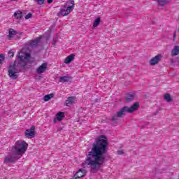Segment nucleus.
Instances as JSON below:
<instances>
[{"label": "nucleus", "instance_id": "11", "mask_svg": "<svg viewBox=\"0 0 179 179\" xmlns=\"http://www.w3.org/2000/svg\"><path fill=\"white\" fill-rule=\"evenodd\" d=\"M86 175V170L85 169H79L76 174L74 175V178L78 179V178H82V177H85Z\"/></svg>", "mask_w": 179, "mask_h": 179}, {"label": "nucleus", "instance_id": "30", "mask_svg": "<svg viewBox=\"0 0 179 179\" xmlns=\"http://www.w3.org/2000/svg\"><path fill=\"white\" fill-rule=\"evenodd\" d=\"M54 122H57V120L55 119H54Z\"/></svg>", "mask_w": 179, "mask_h": 179}, {"label": "nucleus", "instance_id": "6", "mask_svg": "<svg viewBox=\"0 0 179 179\" xmlns=\"http://www.w3.org/2000/svg\"><path fill=\"white\" fill-rule=\"evenodd\" d=\"M19 72V66H16V61L14 64H10L8 69V75L11 79H17V74Z\"/></svg>", "mask_w": 179, "mask_h": 179}, {"label": "nucleus", "instance_id": "20", "mask_svg": "<svg viewBox=\"0 0 179 179\" xmlns=\"http://www.w3.org/2000/svg\"><path fill=\"white\" fill-rule=\"evenodd\" d=\"M170 2V0H158V3L161 6H164V5H167Z\"/></svg>", "mask_w": 179, "mask_h": 179}, {"label": "nucleus", "instance_id": "26", "mask_svg": "<svg viewBox=\"0 0 179 179\" xmlns=\"http://www.w3.org/2000/svg\"><path fill=\"white\" fill-rule=\"evenodd\" d=\"M39 5H43L44 3V0H35Z\"/></svg>", "mask_w": 179, "mask_h": 179}, {"label": "nucleus", "instance_id": "31", "mask_svg": "<svg viewBox=\"0 0 179 179\" xmlns=\"http://www.w3.org/2000/svg\"><path fill=\"white\" fill-rule=\"evenodd\" d=\"M10 1H17V0H10Z\"/></svg>", "mask_w": 179, "mask_h": 179}, {"label": "nucleus", "instance_id": "10", "mask_svg": "<svg viewBox=\"0 0 179 179\" xmlns=\"http://www.w3.org/2000/svg\"><path fill=\"white\" fill-rule=\"evenodd\" d=\"M48 66V63H43L42 64L41 66H39L37 69H36V73L38 75H41V73H44V72H45L47 71V68Z\"/></svg>", "mask_w": 179, "mask_h": 179}, {"label": "nucleus", "instance_id": "19", "mask_svg": "<svg viewBox=\"0 0 179 179\" xmlns=\"http://www.w3.org/2000/svg\"><path fill=\"white\" fill-rule=\"evenodd\" d=\"M52 97H54V94H50L48 95H45L43 97V100H44V101H50V100H51V99H52Z\"/></svg>", "mask_w": 179, "mask_h": 179}, {"label": "nucleus", "instance_id": "14", "mask_svg": "<svg viewBox=\"0 0 179 179\" xmlns=\"http://www.w3.org/2000/svg\"><path fill=\"white\" fill-rule=\"evenodd\" d=\"M72 80V78L69 76H64L59 77V82H61L62 83H65L66 82H71Z\"/></svg>", "mask_w": 179, "mask_h": 179}, {"label": "nucleus", "instance_id": "15", "mask_svg": "<svg viewBox=\"0 0 179 179\" xmlns=\"http://www.w3.org/2000/svg\"><path fill=\"white\" fill-rule=\"evenodd\" d=\"M74 59H75V55L73 54H71L65 58L64 64H71L72 61H73Z\"/></svg>", "mask_w": 179, "mask_h": 179}, {"label": "nucleus", "instance_id": "4", "mask_svg": "<svg viewBox=\"0 0 179 179\" xmlns=\"http://www.w3.org/2000/svg\"><path fill=\"white\" fill-rule=\"evenodd\" d=\"M75 8V1H67L63 8L60 9V12L57 13V16H68L72 12V10Z\"/></svg>", "mask_w": 179, "mask_h": 179}, {"label": "nucleus", "instance_id": "3", "mask_svg": "<svg viewBox=\"0 0 179 179\" xmlns=\"http://www.w3.org/2000/svg\"><path fill=\"white\" fill-rule=\"evenodd\" d=\"M138 108H139V103L136 102L131 107L124 106L120 110H119L115 115L116 117H119V118H122V117H124L127 113H134V111H136Z\"/></svg>", "mask_w": 179, "mask_h": 179}, {"label": "nucleus", "instance_id": "29", "mask_svg": "<svg viewBox=\"0 0 179 179\" xmlns=\"http://www.w3.org/2000/svg\"><path fill=\"white\" fill-rule=\"evenodd\" d=\"M48 3H52V0H48Z\"/></svg>", "mask_w": 179, "mask_h": 179}, {"label": "nucleus", "instance_id": "5", "mask_svg": "<svg viewBox=\"0 0 179 179\" xmlns=\"http://www.w3.org/2000/svg\"><path fill=\"white\" fill-rule=\"evenodd\" d=\"M20 64L26 65L27 62H29L30 59V53L26 52V48H22L18 55Z\"/></svg>", "mask_w": 179, "mask_h": 179}, {"label": "nucleus", "instance_id": "8", "mask_svg": "<svg viewBox=\"0 0 179 179\" xmlns=\"http://www.w3.org/2000/svg\"><path fill=\"white\" fill-rule=\"evenodd\" d=\"M162 58L163 55L160 54L157 55L154 57L151 58V59L149 61V64L151 65V66H155V65H157V64L162 61Z\"/></svg>", "mask_w": 179, "mask_h": 179}, {"label": "nucleus", "instance_id": "27", "mask_svg": "<svg viewBox=\"0 0 179 179\" xmlns=\"http://www.w3.org/2000/svg\"><path fill=\"white\" fill-rule=\"evenodd\" d=\"M8 54V57H10V58H12V57H13L15 55L13 52H12L11 50L9 51Z\"/></svg>", "mask_w": 179, "mask_h": 179}, {"label": "nucleus", "instance_id": "1", "mask_svg": "<svg viewBox=\"0 0 179 179\" xmlns=\"http://www.w3.org/2000/svg\"><path fill=\"white\" fill-rule=\"evenodd\" d=\"M107 146H108L107 137L106 136L98 137L95 143L93 144L91 151L88 152L85 162L83 163L82 166L84 169L88 167L92 170L100 169L106 160V157L103 155L107 152Z\"/></svg>", "mask_w": 179, "mask_h": 179}, {"label": "nucleus", "instance_id": "16", "mask_svg": "<svg viewBox=\"0 0 179 179\" xmlns=\"http://www.w3.org/2000/svg\"><path fill=\"white\" fill-rule=\"evenodd\" d=\"M178 54H179V46L178 45L174 46V48L171 50V55H173V57H176V55H178Z\"/></svg>", "mask_w": 179, "mask_h": 179}, {"label": "nucleus", "instance_id": "28", "mask_svg": "<svg viewBox=\"0 0 179 179\" xmlns=\"http://www.w3.org/2000/svg\"><path fill=\"white\" fill-rule=\"evenodd\" d=\"M31 17V13H29L25 16V19H30Z\"/></svg>", "mask_w": 179, "mask_h": 179}, {"label": "nucleus", "instance_id": "22", "mask_svg": "<svg viewBox=\"0 0 179 179\" xmlns=\"http://www.w3.org/2000/svg\"><path fill=\"white\" fill-rule=\"evenodd\" d=\"M22 16H23V14L21 13V11H16L14 13V17H15V19H21Z\"/></svg>", "mask_w": 179, "mask_h": 179}, {"label": "nucleus", "instance_id": "25", "mask_svg": "<svg viewBox=\"0 0 179 179\" xmlns=\"http://www.w3.org/2000/svg\"><path fill=\"white\" fill-rule=\"evenodd\" d=\"M124 150H118L117 151V155H124Z\"/></svg>", "mask_w": 179, "mask_h": 179}, {"label": "nucleus", "instance_id": "24", "mask_svg": "<svg viewBox=\"0 0 179 179\" xmlns=\"http://www.w3.org/2000/svg\"><path fill=\"white\" fill-rule=\"evenodd\" d=\"M5 61V55L3 54L0 55V66L2 65V62Z\"/></svg>", "mask_w": 179, "mask_h": 179}, {"label": "nucleus", "instance_id": "13", "mask_svg": "<svg viewBox=\"0 0 179 179\" xmlns=\"http://www.w3.org/2000/svg\"><path fill=\"white\" fill-rule=\"evenodd\" d=\"M75 100H76V97L70 96L67 98V99L66 100L65 105L66 106V107H69L70 106H72V104L75 103Z\"/></svg>", "mask_w": 179, "mask_h": 179}, {"label": "nucleus", "instance_id": "12", "mask_svg": "<svg viewBox=\"0 0 179 179\" xmlns=\"http://www.w3.org/2000/svg\"><path fill=\"white\" fill-rule=\"evenodd\" d=\"M43 40V36L36 38L34 41H32L29 43V47H37L38 44L42 41Z\"/></svg>", "mask_w": 179, "mask_h": 179}, {"label": "nucleus", "instance_id": "9", "mask_svg": "<svg viewBox=\"0 0 179 179\" xmlns=\"http://www.w3.org/2000/svg\"><path fill=\"white\" fill-rule=\"evenodd\" d=\"M36 136V127L32 126L30 129H28L25 131L26 138H34Z\"/></svg>", "mask_w": 179, "mask_h": 179}, {"label": "nucleus", "instance_id": "17", "mask_svg": "<svg viewBox=\"0 0 179 179\" xmlns=\"http://www.w3.org/2000/svg\"><path fill=\"white\" fill-rule=\"evenodd\" d=\"M101 22V18L100 17L95 19L94 20L93 25H92L94 29H96V27H97V26H99V24H100Z\"/></svg>", "mask_w": 179, "mask_h": 179}, {"label": "nucleus", "instance_id": "18", "mask_svg": "<svg viewBox=\"0 0 179 179\" xmlns=\"http://www.w3.org/2000/svg\"><path fill=\"white\" fill-rule=\"evenodd\" d=\"M64 117V112H59L57 115H56V120H57V121H62V119Z\"/></svg>", "mask_w": 179, "mask_h": 179}, {"label": "nucleus", "instance_id": "7", "mask_svg": "<svg viewBox=\"0 0 179 179\" xmlns=\"http://www.w3.org/2000/svg\"><path fill=\"white\" fill-rule=\"evenodd\" d=\"M22 34L15 31L13 29H8V34L7 35L8 40H19Z\"/></svg>", "mask_w": 179, "mask_h": 179}, {"label": "nucleus", "instance_id": "2", "mask_svg": "<svg viewBox=\"0 0 179 179\" xmlns=\"http://www.w3.org/2000/svg\"><path fill=\"white\" fill-rule=\"evenodd\" d=\"M29 144L23 140L16 141L15 145L12 148V152L9 153L5 159L6 163H13L16 160H19L27 150Z\"/></svg>", "mask_w": 179, "mask_h": 179}, {"label": "nucleus", "instance_id": "23", "mask_svg": "<svg viewBox=\"0 0 179 179\" xmlns=\"http://www.w3.org/2000/svg\"><path fill=\"white\" fill-rule=\"evenodd\" d=\"M164 100H166V101H167L168 103H170V101H171L172 99L171 96H170V94H165Z\"/></svg>", "mask_w": 179, "mask_h": 179}, {"label": "nucleus", "instance_id": "21", "mask_svg": "<svg viewBox=\"0 0 179 179\" xmlns=\"http://www.w3.org/2000/svg\"><path fill=\"white\" fill-rule=\"evenodd\" d=\"M134 97H135V96H134V95H132V94H127V95L126 96L125 100H126V101H127V102L132 101V100H134Z\"/></svg>", "mask_w": 179, "mask_h": 179}]
</instances>
